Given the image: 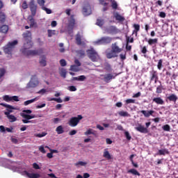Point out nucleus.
<instances>
[{
  "instance_id": "16",
  "label": "nucleus",
  "mask_w": 178,
  "mask_h": 178,
  "mask_svg": "<svg viewBox=\"0 0 178 178\" xmlns=\"http://www.w3.org/2000/svg\"><path fill=\"white\" fill-rule=\"evenodd\" d=\"M150 73V81H154V80H156V79H159V77L158 76V72L155 71V70H152L149 72Z\"/></svg>"
},
{
  "instance_id": "12",
  "label": "nucleus",
  "mask_w": 178,
  "mask_h": 178,
  "mask_svg": "<svg viewBox=\"0 0 178 178\" xmlns=\"http://www.w3.org/2000/svg\"><path fill=\"white\" fill-rule=\"evenodd\" d=\"M116 76H118V74L114 76L112 73L106 74L104 75V81H105V83H110L111 80H113Z\"/></svg>"
},
{
  "instance_id": "62",
  "label": "nucleus",
  "mask_w": 178,
  "mask_h": 178,
  "mask_svg": "<svg viewBox=\"0 0 178 178\" xmlns=\"http://www.w3.org/2000/svg\"><path fill=\"white\" fill-rule=\"evenodd\" d=\"M30 27H34V24H35V22L34 21L33 18L30 19Z\"/></svg>"
},
{
  "instance_id": "32",
  "label": "nucleus",
  "mask_w": 178,
  "mask_h": 178,
  "mask_svg": "<svg viewBox=\"0 0 178 178\" xmlns=\"http://www.w3.org/2000/svg\"><path fill=\"white\" fill-rule=\"evenodd\" d=\"M167 99L172 101V102H176V101H177V96H176L175 94H172L167 97Z\"/></svg>"
},
{
  "instance_id": "29",
  "label": "nucleus",
  "mask_w": 178,
  "mask_h": 178,
  "mask_svg": "<svg viewBox=\"0 0 178 178\" xmlns=\"http://www.w3.org/2000/svg\"><path fill=\"white\" fill-rule=\"evenodd\" d=\"M6 116H7L8 119L11 123H13V122H16L17 120V118L13 115L8 114L6 115Z\"/></svg>"
},
{
  "instance_id": "64",
  "label": "nucleus",
  "mask_w": 178,
  "mask_h": 178,
  "mask_svg": "<svg viewBox=\"0 0 178 178\" xmlns=\"http://www.w3.org/2000/svg\"><path fill=\"white\" fill-rule=\"evenodd\" d=\"M39 151H40V152H42V154H45L47 152V151H45V149L44 148V146H40L39 147Z\"/></svg>"
},
{
  "instance_id": "5",
  "label": "nucleus",
  "mask_w": 178,
  "mask_h": 178,
  "mask_svg": "<svg viewBox=\"0 0 178 178\" xmlns=\"http://www.w3.org/2000/svg\"><path fill=\"white\" fill-rule=\"evenodd\" d=\"M81 119H83L82 115H78L77 117H72L70 119L68 124L71 127H76V126L80 123V120H81Z\"/></svg>"
},
{
  "instance_id": "34",
  "label": "nucleus",
  "mask_w": 178,
  "mask_h": 178,
  "mask_svg": "<svg viewBox=\"0 0 178 178\" xmlns=\"http://www.w3.org/2000/svg\"><path fill=\"white\" fill-rule=\"evenodd\" d=\"M141 48V53L143 54L144 58H147L146 54L148 52V50L147 49V46H140Z\"/></svg>"
},
{
  "instance_id": "50",
  "label": "nucleus",
  "mask_w": 178,
  "mask_h": 178,
  "mask_svg": "<svg viewBox=\"0 0 178 178\" xmlns=\"http://www.w3.org/2000/svg\"><path fill=\"white\" fill-rule=\"evenodd\" d=\"M86 165H87V163L83 162V161H79L77 163H75V166H86Z\"/></svg>"
},
{
  "instance_id": "19",
  "label": "nucleus",
  "mask_w": 178,
  "mask_h": 178,
  "mask_svg": "<svg viewBox=\"0 0 178 178\" xmlns=\"http://www.w3.org/2000/svg\"><path fill=\"white\" fill-rule=\"evenodd\" d=\"M114 17L115 20H117V22H124V20H126L124 17L120 15V14H119L118 13H115L114 14Z\"/></svg>"
},
{
  "instance_id": "46",
  "label": "nucleus",
  "mask_w": 178,
  "mask_h": 178,
  "mask_svg": "<svg viewBox=\"0 0 178 178\" xmlns=\"http://www.w3.org/2000/svg\"><path fill=\"white\" fill-rule=\"evenodd\" d=\"M165 154H169V152L166 149L159 150V155H165Z\"/></svg>"
},
{
  "instance_id": "22",
  "label": "nucleus",
  "mask_w": 178,
  "mask_h": 178,
  "mask_svg": "<svg viewBox=\"0 0 178 178\" xmlns=\"http://www.w3.org/2000/svg\"><path fill=\"white\" fill-rule=\"evenodd\" d=\"M104 69L106 72H111L113 70L112 65H111L109 63H104Z\"/></svg>"
},
{
  "instance_id": "10",
  "label": "nucleus",
  "mask_w": 178,
  "mask_h": 178,
  "mask_svg": "<svg viewBox=\"0 0 178 178\" xmlns=\"http://www.w3.org/2000/svg\"><path fill=\"white\" fill-rule=\"evenodd\" d=\"M3 101H6V102H10V101H15V102H19V97L17 96H13L10 97L8 95H6L3 96Z\"/></svg>"
},
{
  "instance_id": "9",
  "label": "nucleus",
  "mask_w": 178,
  "mask_h": 178,
  "mask_svg": "<svg viewBox=\"0 0 178 178\" xmlns=\"http://www.w3.org/2000/svg\"><path fill=\"white\" fill-rule=\"evenodd\" d=\"M29 8L31 12L32 16H34L37 13V5H35V1L34 0H31L29 2Z\"/></svg>"
},
{
  "instance_id": "39",
  "label": "nucleus",
  "mask_w": 178,
  "mask_h": 178,
  "mask_svg": "<svg viewBox=\"0 0 178 178\" xmlns=\"http://www.w3.org/2000/svg\"><path fill=\"white\" fill-rule=\"evenodd\" d=\"M47 33H48V37H52V35H56V31L49 29L47 30Z\"/></svg>"
},
{
  "instance_id": "35",
  "label": "nucleus",
  "mask_w": 178,
  "mask_h": 178,
  "mask_svg": "<svg viewBox=\"0 0 178 178\" xmlns=\"http://www.w3.org/2000/svg\"><path fill=\"white\" fill-rule=\"evenodd\" d=\"M56 131L58 134H63V133H65V131L63 130V127H62L61 125L58 126L56 129Z\"/></svg>"
},
{
  "instance_id": "17",
  "label": "nucleus",
  "mask_w": 178,
  "mask_h": 178,
  "mask_svg": "<svg viewBox=\"0 0 178 178\" xmlns=\"http://www.w3.org/2000/svg\"><path fill=\"white\" fill-rule=\"evenodd\" d=\"M153 102H155L157 105H163L165 104V101H163L162 97L153 98Z\"/></svg>"
},
{
  "instance_id": "28",
  "label": "nucleus",
  "mask_w": 178,
  "mask_h": 178,
  "mask_svg": "<svg viewBox=\"0 0 178 178\" xmlns=\"http://www.w3.org/2000/svg\"><path fill=\"white\" fill-rule=\"evenodd\" d=\"M127 173H131V175H134V176H140V172H138V171L134 168L129 170Z\"/></svg>"
},
{
  "instance_id": "13",
  "label": "nucleus",
  "mask_w": 178,
  "mask_h": 178,
  "mask_svg": "<svg viewBox=\"0 0 178 178\" xmlns=\"http://www.w3.org/2000/svg\"><path fill=\"white\" fill-rule=\"evenodd\" d=\"M135 130L139 131V133H143L144 134H147V133H148V129L144 127L141 124H139L138 126L135 128Z\"/></svg>"
},
{
  "instance_id": "24",
  "label": "nucleus",
  "mask_w": 178,
  "mask_h": 178,
  "mask_svg": "<svg viewBox=\"0 0 178 178\" xmlns=\"http://www.w3.org/2000/svg\"><path fill=\"white\" fill-rule=\"evenodd\" d=\"M134 30L133 31L132 34H135L137 36V34H138V31H140V24H134Z\"/></svg>"
},
{
  "instance_id": "49",
  "label": "nucleus",
  "mask_w": 178,
  "mask_h": 178,
  "mask_svg": "<svg viewBox=\"0 0 178 178\" xmlns=\"http://www.w3.org/2000/svg\"><path fill=\"white\" fill-rule=\"evenodd\" d=\"M127 105H129V104H136V99H127L126 100Z\"/></svg>"
},
{
  "instance_id": "61",
  "label": "nucleus",
  "mask_w": 178,
  "mask_h": 178,
  "mask_svg": "<svg viewBox=\"0 0 178 178\" xmlns=\"http://www.w3.org/2000/svg\"><path fill=\"white\" fill-rule=\"evenodd\" d=\"M22 113H26V115H31V113H33V111L31 110H23Z\"/></svg>"
},
{
  "instance_id": "33",
  "label": "nucleus",
  "mask_w": 178,
  "mask_h": 178,
  "mask_svg": "<svg viewBox=\"0 0 178 178\" xmlns=\"http://www.w3.org/2000/svg\"><path fill=\"white\" fill-rule=\"evenodd\" d=\"M104 24H105V21L104 19H99V18L97 19V22H96L97 26H99V27H102Z\"/></svg>"
},
{
  "instance_id": "21",
  "label": "nucleus",
  "mask_w": 178,
  "mask_h": 178,
  "mask_svg": "<svg viewBox=\"0 0 178 178\" xmlns=\"http://www.w3.org/2000/svg\"><path fill=\"white\" fill-rule=\"evenodd\" d=\"M106 56L107 59H112V58H116L118 57V54H115L113 50H111L110 52H108L106 54Z\"/></svg>"
},
{
  "instance_id": "25",
  "label": "nucleus",
  "mask_w": 178,
  "mask_h": 178,
  "mask_svg": "<svg viewBox=\"0 0 178 178\" xmlns=\"http://www.w3.org/2000/svg\"><path fill=\"white\" fill-rule=\"evenodd\" d=\"M8 31H9V26L8 25H3L0 28V32L4 34H6V33H8Z\"/></svg>"
},
{
  "instance_id": "56",
  "label": "nucleus",
  "mask_w": 178,
  "mask_h": 178,
  "mask_svg": "<svg viewBox=\"0 0 178 178\" xmlns=\"http://www.w3.org/2000/svg\"><path fill=\"white\" fill-rule=\"evenodd\" d=\"M68 90L69 91H71V92H74V91H77V88H76V86H70L68 87Z\"/></svg>"
},
{
  "instance_id": "37",
  "label": "nucleus",
  "mask_w": 178,
  "mask_h": 178,
  "mask_svg": "<svg viewBox=\"0 0 178 178\" xmlns=\"http://www.w3.org/2000/svg\"><path fill=\"white\" fill-rule=\"evenodd\" d=\"M76 41L77 45H81V35L80 33H77L76 35Z\"/></svg>"
},
{
  "instance_id": "3",
  "label": "nucleus",
  "mask_w": 178,
  "mask_h": 178,
  "mask_svg": "<svg viewBox=\"0 0 178 178\" xmlns=\"http://www.w3.org/2000/svg\"><path fill=\"white\" fill-rule=\"evenodd\" d=\"M88 57L92 62H98V59H99V55H98V52L94 49V48H91L86 51Z\"/></svg>"
},
{
  "instance_id": "47",
  "label": "nucleus",
  "mask_w": 178,
  "mask_h": 178,
  "mask_svg": "<svg viewBox=\"0 0 178 178\" xmlns=\"http://www.w3.org/2000/svg\"><path fill=\"white\" fill-rule=\"evenodd\" d=\"M164 131H170V126L169 124H165L162 127Z\"/></svg>"
},
{
  "instance_id": "59",
  "label": "nucleus",
  "mask_w": 178,
  "mask_h": 178,
  "mask_svg": "<svg viewBox=\"0 0 178 178\" xmlns=\"http://www.w3.org/2000/svg\"><path fill=\"white\" fill-rule=\"evenodd\" d=\"M86 76L84 75H81L79 76H78V81H84V80H86Z\"/></svg>"
},
{
  "instance_id": "43",
  "label": "nucleus",
  "mask_w": 178,
  "mask_h": 178,
  "mask_svg": "<svg viewBox=\"0 0 178 178\" xmlns=\"http://www.w3.org/2000/svg\"><path fill=\"white\" fill-rule=\"evenodd\" d=\"M47 132H42L41 134H35V137H38V138H42V137H45L47 136Z\"/></svg>"
},
{
  "instance_id": "42",
  "label": "nucleus",
  "mask_w": 178,
  "mask_h": 178,
  "mask_svg": "<svg viewBox=\"0 0 178 178\" xmlns=\"http://www.w3.org/2000/svg\"><path fill=\"white\" fill-rule=\"evenodd\" d=\"M70 70H71L72 72H79V66L76 65H72L70 66Z\"/></svg>"
},
{
  "instance_id": "4",
  "label": "nucleus",
  "mask_w": 178,
  "mask_h": 178,
  "mask_svg": "<svg viewBox=\"0 0 178 178\" xmlns=\"http://www.w3.org/2000/svg\"><path fill=\"white\" fill-rule=\"evenodd\" d=\"M112 42V38L109 36L102 37L100 39L94 42L95 45H108Z\"/></svg>"
},
{
  "instance_id": "44",
  "label": "nucleus",
  "mask_w": 178,
  "mask_h": 178,
  "mask_svg": "<svg viewBox=\"0 0 178 178\" xmlns=\"http://www.w3.org/2000/svg\"><path fill=\"white\" fill-rule=\"evenodd\" d=\"M82 12L84 16L90 15V13H88V8H87V7H83Z\"/></svg>"
},
{
  "instance_id": "51",
  "label": "nucleus",
  "mask_w": 178,
  "mask_h": 178,
  "mask_svg": "<svg viewBox=\"0 0 178 178\" xmlns=\"http://www.w3.org/2000/svg\"><path fill=\"white\" fill-rule=\"evenodd\" d=\"M59 47H60V49H59V52H60L61 54H63V52H65V49L63 48V43H59Z\"/></svg>"
},
{
  "instance_id": "7",
  "label": "nucleus",
  "mask_w": 178,
  "mask_h": 178,
  "mask_svg": "<svg viewBox=\"0 0 178 178\" xmlns=\"http://www.w3.org/2000/svg\"><path fill=\"white\" fill-rule=\"evenodd\" d=\"M20 116L23 118L22 122L25 124L33 123V120H31V119L35 118V115L26 114L24 113H20Z\"/></svg>"
},
{
  "instance_id": "45",
  "label": "nucleus",
  "mask_w": 178,
  "mask_h": 178,
  "mask_svg": "<svg viewBox=\"0 0 178 178\" xmlns=\"http://www.w3.org/2000/svg\"><path fill=\"white\" fill-rule=\"evenodd\" d=\"M42 10H45L46 13L47 15H51V13H52V10H51V9H49V8H47L44 6L42 7Z\"/></svg>"
},
{
  "instance_id": "1",
  "label": "nucleus",
  "mask_w": 178,
  "mask_h": 178,
  "mask_svg": "<svg viewBox=\"0 0 178 178\" xmlns=\"http://www.w3.org/2000/svg\"><path fill=\"white\" fill-rule=\"evenodd\" d=\"M22 35L26 42V43L24 44V47L21 49V52L23 54V55L25 56H35L37 55H41V54H43L44 50L42 49H39L37 50H29L31 48H33V45H34V43H33V41L31 40V32L30 31H26Z\"/></svg>"
},
{
  "instance_id": "36",
  "label": "nucleus",
  "mask_w": 178,
  "mask_h": 178,
  "mask_svg": "<svg viewBox=\"0 0 178 178\" xmlns=\"http://www.w3.org/2000/svg\"><path fill=\"white\" fill-rule=\"evenodd\" d=\"M35 101H37V97H35L32 99L27 100V101L24 102V105L25 106H27V105H30V104H33V102H35Z\"/></svg>"
},
{
  "instance_id": "54",
  "label": "nucleus",
  "mask_w": 178,
  "mask_h": 178,
  "mask_svg": "<svg viewBox=\"0 0 178 178\" xmlns=\"http://www.w3.org/2000/svg\"><path fill=\"white\" fill-rule=\"evenodd\" d=\"M22 8L24 10H26V9H27V8H29V4H27V1H23L22 4Z\"/></svg>"
},
{
  "instance_id": "40",
  "label": "nucleus",
  "mask_w": 178,
  "mask_h": 178,
  "mask_svg": "<svg viewBox=\"0 0 178 178\" xmlns=\"http://www.w3.org/2000/svg\"><path fill=\"white\" fill-rule=\"evenodd\" d=\"M49 101H56V102H58V104H62V102H63V100H62V99L60 97L59 98H50L49 99Z\"/></svg>"
},
{
  "instance_id": "20",
  "label": "nucleus",
  "mask_w": 178,
  "mask_h": 178,
  "mask_svg": "<svg viewBox=\"0 0 178 178\" xmlns=\"http://www.w3.org/2000/svg\"><path fill=\"white\" fill-rule=\"evenodd\" d=\"M25 173V175L29 177V178H38L40 177V174H37V173H29L27 171H24V172Z\"/></svg>"
},
{
  "instance_id": "60",
  "label": "nucleus",
  "mask_w": 178,
  "mask_h": 178,
  "mask_svg": "<svg viewBox=\"0 0 178 178\" xmlns=\"http://www.w3.org/2000/svg\"><path fill=\"white\" fill-rule=\"evenodd\" d=\"M85 136H90V134H92V129H89L84 133Z\"/></svg>"
},
{
  "instance_id": "58",
  "label": "nucleus",
  "mask_w": 178,
  "mask_h": 178,
  "mask_svg": "<svg viewBox=\"0 0 178 178\" xmlns=\"http://www.w3.org/2000/svg\"><path fill=\"white\" fill-rule=\"evenodd\" d=\"M129 42L133 43L134 42V38L127 36V44H129Z\"/></svg>"
},
{
  "instance_id": "63",
  "label": "nucleus",
  "mask_w": 178,
  "mask_h": 178,
  "mask_svg": "<svg viewBox=\"0 0 178 178\" xmlns=\"http://www.w3.org/2000/svg\"><path fill=\"white\" fill-rule=\"evenodd\" d=\"M159 17H162V19H165V17H166V13L165 12H160Z\"/></svg>"
},
{
  "instance_id": "6",
  "label": "nucleus",
  "mask_w": 178,
  "mask_h": 178,
  "mask_svg": "<svg viewBox=\"0 0 178 178\" xmlns=\"http://www.w3.org/2000/svg\"><path fill=\"white\" fill-rule=\"evenodd\" d=\"M38 84H40V81H38L37 75H33L31 76L29 83H27L26 88H35Z\"/></svg>"
},
{
  "instance_id": "15",
  "label": "nucleus",
  "mask_w": 178,
  "mask_h": 178,
  "mask_svg": "<svg viewBox=\"0 0 178 178\" xmlns=\"http://www.w3.org/2000/svg\"><path fill=\"white\" fill-rule=\"evenodd\" d=\"M140 113H143L145 118H149V116H152V115L155 113V111L153 110H150V111L142 110L140 111Z\"/></svg>"
},
{
  "instance_id": "2",
  "label": "nucleus",
  "mask_w": 178,
  "mask_h": 178,
  "mask_svg": "<svg viewBox=\"0 0 178 178\" xmlns=\"http://www.w3.org/2000/svg\"><path fill=\"white\" fill-rule=\"evenodd\" d=\"M17 40L9 42L6 46L3 47V52L6 55H12V51L15 49V46L17 45Z\"/></svg>"
},
{
  "instance_id": "31",
  "label": "nucleus",
  "mask_w": 178,
  "mask_h": 178,
  "mask_svg": "<svg viewBox=\"0 0 178 178\" xmlns=\"http://www.w3.org/2000/svg\"><path fill=\"white\" fill-rule=\"evenodd\" d=\"M159 82L160 83V85L157 86L156 92V94H162V90H163V86H162V83H161L162 82H161V81H159Z\"/></svg>"
},
{
  "instance_id": "38",
  "label": "nucleus",
  "mask_w": 178,
  "mask_h": 178,
  "mask_svg": "<svg viewBox=\"0 0 178 178\" xmlns=\"http://www.w3.org/2000/svg\"><path fill=\"white\" fill-rule=\"evenodd\" d=\"M111 2L112 9H114L116 10V9H118V2H116V1L115 0H111Z\"/></svg>"
},
{
  "instance_id": "55",
  "label": "nucleus",
  "mask_w": 178,
  "mask_h": 178,
  "mask_svg": "<svg viewBox=\"0 0 178 178\" xmlns=\"http://www.w3.org/2000/svg\"><path fill=\"white\" fill-rule=\"evenodd\" d=\"M124 136H125L127 140H128L129 141H130V140H131V136H130V134L129 133V131H125Z\"/></svg>"
},
{
  "instance_id": "23",
  "label": "nucleus",
  "mask_w": 178,
  "mask_h": 178,
  "mask_svg": "<svg viewBox=\"0 0 178 178\" xmlns=\"http://www.w3.org/2000/svg\"><path fill=\"white\" fill-rule=\"evenodd\" d=\"M146 41H147L149 45H156V44H158V38H154V39H149L147 40V38H145Z\"/></svg>"
},
{
  "instance_id": "53",
  "label": "nucleus",
  "mask_w": 178,
  "mask_h": 178,
  "mask_svg": "<svg viewBox=\"0 0 178 178\" xmlns=\"http://www.w3.org/2000/svg\"><path fill=\"white\" fill-rule=\"evenodd\" d=\"M163 60L162 59H160L158 62V65H157V68L159 69V70H161L162 69V63H163Z\"/></svg>"
},
{
  "instance_id": "30",
  "label": "nucleus",
  "mask_w": 178,
  "mask_h": 178,
  "mask_svg": "<svg viewBox=\"0 0 178 178\" xmlns=\"http://www.w3.org/2000/svg\"><path fill=\"white\" fill-rule=\"evenodd\" d=\"M40 66L45 67L47 66V57L45 56H42L41 60H40Z\"/></svg>"
},
{
  "instance_id": "41",
  "label": "nucleus",
  "mask_w": 178,
  "mask_h": 178,
  "mask_svg": "<svg viewBox=\"0 0 178 178\" xmlns=\"http://www.w3.org/2000/svg\"><path fill=\"white\" fill-rule=\"evenodd\" d=\"M66 70L62 68L60 71V76H61V77H63V79H66Z\"/></svg>"
},
{
  "instance_id": "18",
  "label": "nucleus",
  "mask_w": 178,
  "mask_h": 178,
  "mask_svg": "<svg viewBox=\"0 0 178 178\" xmlns=\"http://www.w3.org/2000/svg\"><path fill=\"white\" fill-rule=\"evenodd\" d=\"M103 156L108 161H111V159H113L112 156L109 153V151H108V149H105L103 153Z\"/></svg>"
},
{
  "instance_id": "11",
  "label": "nucleus",
  "mask_w": 178,
  "mask_h": 178,
  "mask_svg": "<svg viewBox=\"0 0 178 178\" xmlns=\"http://www.w3.org/2000/svg\"><path fill=\"white\" fill-rule=\"evenodd\" d=\"M76 24V19H74V15H72L68 20V29L73 30L74 25Z\"/></svg>"
},
{
  "instance_id": "57",
  "label": "nucleus",
  "mask_w": 178,
  "mask_h": 178,
  "mask_svg": "<svg viewBox=\"0 0 178 178\" xmlns=\"http://www.w3.org/2000/svg\"><path fill=\"white\" fill-rule=\"evenodd\" d=\"M37 3H38V5H40V6H44V5H45V0H37Z\"/></svg>"
},
{
  "instance_id": "52",
  "label": "nucleus",
  "mask_w": 178,
  "mask_h": 178,
  "mask_svg": "<svg viewBox=\"0 0 178 178\" xmlns=\"http://www.w3.org/2000/svg\"><path fill=\"white\" fill-rule=\"evenodd\" d=\"M60 66H62L63 67H65V66H66V65H67V63H66V60L65 59H61L60 60Z\"/></svg>"
},
{
  "instance_id": "48",
  "label": "nucleus",
  "mask_w": 178,
  "mask_h": 178,
  "mask_svg": "<svg viewBox=\"0 0 178 178\" xmlns=\"http://www.w3.org/2000/svg\"><path fill=\"white\" fill-rule=\"evenodd\" d=\"M6 70L4 68H0V79H2L5 76Z\"/></svg>"
},
{
  "instance_id": "26",
  "label": "nucleus",
  "mask_w": 178,
  "mask_h": 178,
  "mask_svg": "<svg viewBox=\"0 0 178 178\" xmlns=\"http://www.w3.org/2000/svg\"><path fill=\"white\" fill-rule=\"evenodd\" d=\"M119 116H121L122 118H130V115L129 114V112L127 111H119L118 112Z\"/></svg>"
},
{
  "instance_id": "8",
  "label": "nucleus",
  "mask_w": 178,
  "mask_h": 178,
  "mask_svg": "<svg viewBox=\"0 0 178 178\" xmlns=\"http://www.w3.org/2000/svg\"><path fill=\"white\" fill-rule=\"evenodd\" d=\"M0 105L1 106H4V108H6V111L4 112V115H10V113H12V112H13V110H16V108L13 107V106L9 105V104H6L4 103H1Z\"/></svg>"
},
{
  "instance_id": "27",
  "label": "nucleus",
  "mask_w": 178,
  "mask_h": 178,
  "mask_svg": "<svg viewBox=\"0 0 178 178\" xmlns=\"http://www.w3.org/2000/svg\"><path fill=\"white\" fill-rule=\"evenodd\" d=\"M5 22H6V15H5L4 13L1 11L0 12V23L3 24V23H5Z\"/></svg>"
},
{
  "instance_id": "14",
  "label": "nucleus",
  "mask_w": 178,
  "mask_h": 178,
  "mask_svg": "<svg viewBox=\"0 0 178 178\" xmlns=\"http://www.w3.org/2000/svg\"><path fill=\"white\" fill-rule=\"evenodd\" d=\"M111 50L113 53L118 55V54H120L122 52V49L119 48L117 42H115L111 46Z\"/></svg>"
}]
</instances>
